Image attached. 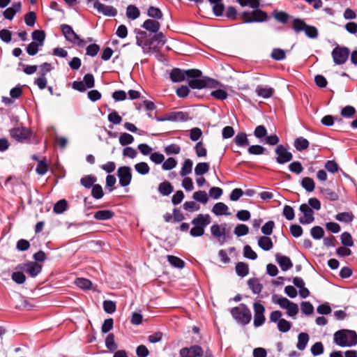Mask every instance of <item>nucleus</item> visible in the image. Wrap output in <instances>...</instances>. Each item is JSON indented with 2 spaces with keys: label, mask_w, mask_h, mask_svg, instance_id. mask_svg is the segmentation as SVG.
Listing matches in <instances>:
<instances>
[{
  "label": "nucleus",
  "mask_w": 357,
  "mask_h": 357,
  "mask_svg": "<svg viewBox=\"0 0 357 357\" xmlns=\"http://www.w3.org/2000/svg\"><path fill=\"white\" fill-rule=\"evenodd\" d=\"M210 3L213 5V10L216 16H221L224 11V5L222 0H208Z\"/></svg>",
  "instance_id": "33"
},
{
  "label": "nucleus",
  "mask_w": 357,
  "mask_h": 357,
  "mask_svg": "<svg viewBox=\"0 0 357 357\" xmlns=\"http://www.w3.org/2000/svg\"><path fill=\"white\" fill-rule=\"evenodd\" d=\"M15 269L24 271L31 277L35 278L42 271V266L35 261H29L18 264L15 267Z\"/></svg>",
  "instance_id": "9"
},
{
  "label": "nucleus",
  "mask_w": 357,
  "mask_h": 357,
  "mask_svg": "<svg viewBox=\"0 0 357 357\" xmlns=\"http://www.w3.org/2000/svg\"><path fill=\"white\" fill-rule=\"evenodd\" d=\"M254 309V321L253 324L256 328L261 326L265 321L266 318L264 316L265 307L264 306L259 303L255 302L253 304Z\"/></svg>",
  "instance_id": "12"
},
{
  "label": "nucleus",
  "mask_w": 357,
  "mask_h": 357,
  "mask_svg": "<svg viewBox=\"0 0 357 357\" xmlns=\"http://www.w3.org/2000/svg\"><path fill=\"white\" fill-rule=\"evenodd\" d=\"M119 141L121 146H125L131 144L134 142V137L129 133L123 132L121 133Z\"/></svg>",
  "instance_id": "41"
},
{
  "label": "nucleus",
  "mask_w": 357,
  "mask_h": 357,
  "mask_svg": "<svg viewBox=\"0 0 357 357\" xmlns=\"http://www.w3.org/2000/svg\"><path fill=\"white\" fill-rule=\"evenodd\" d=\"M192 165H193V162H192V160H190L189 158L185 159L182 165V167H181V169L180 172V175L181 176H186L188 174H190L192 172Z\"/></svg>",
  "instance_id": "36"
},
{
  "label": "nucleus",
  "mask_w": 357,
  "mask_h": 357,
  "mask_svg": "<svg viewBox=\"0 0 357 357\" xmlns=\"http://www.w3.org/2000/svg\"><path fill=\"white\" fill-rule=\"evenodd\" d=\"M271 58L275 61H282L285 59V52L280 48H274L272 50Z\"/></svg>",
  "instance_id": "54"
},
{
  "label": "nucleus",
  "mask_w": 357,
  "mask_h": 357,
  "mask_svg": "<svg viewBox=\"0 0 357 357\" xmlns=\"http://www.w3.org/2000/svg\"><path fill=\"white\" fill-rule=\"evenodd\" d=\"M67 205L65 199H61L54 204L53 211L56 214H61L66 210Z\"/></svg>",
  "instance_id": "46"
},
{
  "label": "nucleus",
  "mask_w": 357,
  "mask_h": 357,
  "mask_svg": "<svg viewBox=\"0 0 357 357\" xmlns=\"http://www.w3.org/2000/svg\"><path fill=\"white\" fill-rule=\"evenodd\" d=\"M356 109L351 105H347L341 109L340 114L344 118H351L356 114Z\"/></svg>",
  "instance_id": "64"
},
{
  "label": "nucleus",
  "mask_w": 357,
  "mask_h": 357,
  "mask_svg": "<svg viewBox=\"0 0 357 357\" xmlns=\"http://www.w3.org/2000/svg\"><path fill=\"white\" fill-rule=\"evenodd\" d=\"M31 37L34 41L38 42L40 46H42L45 39V33L43 30H35L32 32Z\"/></svg>",
  "instance_id": "39"
},
{
  "label": "nucleus",
  "mask_w": 357,
  "mask_h": 357,
  "mask_svg": "<svg viewBox=\"0 0 357 357\" xmlns=\"http://www.w3.org/2000/svg\"><path fill=\"white\" fill-rule=\"evenodd\" d=\"M248 285L254 294H259L263 289L262 284H261L259 280L256 278L249 279L248 281Z\"/></svg>",
  "instance_id": "23"
},
{
  "label": "nucleus",
  "mask_w": 357,
  "mask_h": 357,
  "mask_svg": "<svg viewBox=\"0 0 357 357\" xmlns=\"http://www.w3.org/2000/svg\"><path fill=\"white\" fill-rule=\"evenodd\" d=\"M169 77L173 82H182L187 77L189 86L193 89L216 88L219 85L217 80L203 76L202 71L198 69L173 68L170 72Z\"/></svg>",
  "instance_id": "2"
},
{
  "label": "nucleus",
  "mask_w": 357,
  "mask_h": 357,
  "mask_svg": "<svg viewBox=\"0 0 357 357\" xmlns=\"http://www.w3.org/2000/svg\"><path fill=\"white\" fill-rule=\"evenodd\" d=\"M243 257L251 260H255L257 258V255L250 245H246L243 248Z\"/></svg>",
  "instance_id": "59"
},
{
  "label": "nucleus",
  "mask_w": 357,
  "mask_h": 357,
  "mask_svg": "<svg viewBox=\"0 0 357 357\" xmlns=\"http://www.w3.org/2000/svg\"><path fill=\"white\" fill-rule=\"evenodd\" d=\"M158 190L162 196H168L174 191V187L169 181H163L159 184Z\"/></svg>",
  "instance_id": "26"
},
{
  "label": "nucleus",
  "mask_w": 357,
  "mask_h": 357,
  "mask_svg": "<svg viewBox=\"0 0 357 357\" xmlns=\"http://www.w3.org/2000/svg\"><path fill=\"white\" fill-rule=\"evenodd\" d=\"M335 218L339 222L350 223L354 220V215L351 212H342L336 214Z\"/></svg>",
  "instance_id": "31"
},
{
  "label": "nucleus",
  "mask_w": 357,
  "mask_h": 357,
  "mask_svg": "<svg viewBox=\"0 0 357 357\" xmlns=\"http://www.w3.org/2000/svg\"><path fill=\"white\" fill-rule=\"evenodd\" d=\"M226 224H224L223 225H219L218 224H213L211 227V232L213 237H215L217 238H222L223 240H225L227 238H228V235L226 234Z\"/></svg>",
  "instance_id": "18"
},
{
  "label": "nucleus",
  "mask_w": 357,
  "mask_h": 357,
  "mask_svg": "<svg viewBox=\"0 0 357 357\" xmlns=\"http://www.w3.org/2000/svg\"><path fill=\"white\" fill-rule=\"evenodd\" d=\"M76 285L82 289H89L91 287V282L86 278H79L75 281Z\"/></svg>",
  "instance_id": "57"
},
{
  "label": "nucleus",
  "mask_w": 357,
  "mask_h": 357,
  "mask_svg": "<svg viewBox=\"0 0 357 357\" xmlns=\"http://www.w3.org/2000/svg\"><path fill=\"white\" fill-rule=\"evenodd\" d=\"M234 142L239 147H245L249 145L248 135L245 132H238L234 138Z\"/></svg>",
  "instance_id": "25"
},
{
  "label": "nucleus",
  "mask_w": 357,
  "mask_h": 357,
  "mask_svg": "<svg viewBox=\"0 0 357 357\" xmlns=\"http://www.w3.org/2000/svg\"><path fill=\"white\" fill-rule=\"evenodd\" d=\"M181 357H202L204 351L199 345L183 347L179 351Z\"/></svg>",
  "instance_id": "16"
},
{
  "label": "nucleus",
  "mask_w": 357,
  "mask_h": 357,
  "mask_svg": "<svg viewBox=\"0 0 357 357\" xmlns=\"http://www.w3.org/2000/svg\"><path fill=\"white\" fill-rule=\"evenodd\" d=\"M255 92L259 97H261L263 98H269L273 96L274 89L271 87H262L258 86L255 90Z\"/></svg>",
  "instance_id": "29"
},
{
  "label": "nucleus",
  "mask_w": 357,
  "mask_h": 357,
  "mask_svg": "<svg viewBox=\"0 0 357 357\" xmlns=\"http://www.w3.org/2000/svg\"><path fill=\"white\" fill-rule=\"evenodd\" d=\"M192 198L197 202L202 204H206L208 201V197L206 191L199 190L196 191L192 195Z\"/></svg>",
  "instance_id": "34"
},
{
  "label": "nucleus",
  "mask_w": 357,
  "mask_h": 357,
  "mask_svg": "<svg viewBox=\"0 0 357 357\" xmlns=\"http://www.w3.org/2000/svg\"><path fill=\"white\" fill-rule=\"evenodd\" d=\"M310 336L307 333H300L298 335L296 347L300 351H303L309 342Z\"/></svg>",
  "instance_id": "28"
},
{
  "label": "nucleus",
  "mask_w": 357,
  "mask_h": 357,
  "mask_svg": "<svg viewBox=\"0 0 357 357\" xmlns=\"http://www.w3.org/2000/svg\"><path fill=\"white\" fill-rule=\"evenodd\" d=\"M272 302L279 305V306L282 309H286L291 303V301L287 298L279 296L277 294L273 295Z\"/></svg>",
  "instance_id": "32"
},
{
  "label": "nucleus",
  "mask_w": 357,
  "mask_h": 357,
  "mask_svg": "<svg viewBox=\"0 0 357 357\" xmlns=\"http://www.w3.org/2000/svg\"><path fill=\"white\" fill-rule=\"evenodd\" d=\"M301 309L303 313L306 315H310L314 312V307L309 301H303L301 303Z\"/></svg>",
  "instance_id": "63"
},
{
  "label": "nucleus",
  "mask_w": 357,
  "mask_h": 357,
  "mask_svg": "<svg viewBox=\"0 0 357 357\" xmlns=\"http://www.w3.org/2000/svg\"><path fill=\"white\" fill-rule=\"evenodd\" d=\"M100 46L96 43L88 45L86 48V54L87 56L94 57L100 51Z\"/></svg>",
  "instance_id": "58"
},
{
  "label": "nucleus",
  "mask_w": 357,
  "mask_h": 357,
  "mask_svg": "<svg viewBox=\"0 0 357 357\" xmlns=\"http://www.w3.org/2000/svg\"><path fill=\"white\" fill-rule=\"evenodd\" d=\"M211 218L208 214H199L194 218L191 223L194 225L190 230L192 237H200L204 234L205 228L211 223Z\"/></svg>",
  "instance_id": "5"
},
{
  "label": "nucleus",
  "mask_w": 357,
  "mask_h": 357,
  "mask_svg": "<svg viewBox=\"0 0 357 357\" xmlns=\"http://www.w3.org/2000/svg\"><path fill=\"white\" fill-rule=\"evenodd\" d=\"M18 271L13 272L11 275L12 280L17 284H22L26 281V276L24 271L17 270Z\"/></svg>",
  "instance_id": "47"
},
{
  "label": "nucleus",
  "mask_w": 357,
  "mask_h": 357,
  "mask_svg": "<svg viewBox=\"0 0 357 357\" xmlns=\"http://www.w3.org/2000/svg\"><path fill=\"white\" fill-rule=\"evenodd\" d=\"M230 313L236 321L243 326L248 324L252 318L250 310L244 303H241L230 310Z\"/></svg>",
  "instance_id": "6"
},
{
  "label": "nucleus",
  "mask_w": 357,
  "mask_h": 357,
  "mask_svg": "<svg viewBox=\"0 0 357 357\" xmlns=\"http://www.w3.org/2000/svg\"><path fill=\"white\" fill-rule=\"evenodd\" d=\"M275 259L282 271H287L293 266L290 258L287 256L277 253L275 255Z\"/></svg>",
  "instance_id": "19"
},
{
  "label": "nucleus",
  "mask_w": 357,
  "mask_h": 357,
  "mask_svg": "<svg viewBox=\"0 0 357 357\" xmlns=\"http://www.w3.org/2000/svg\"><path fill=\"white\" fill-rule=\"evenodd\" d=\"M273 15L275 20L280 22H287L289 19L290 21H291V17H289L287 13L282 11L275 10L273 11Z\"/></svg>",
  "instance_id": "49"
},
{
  "label": "nucleus",
  "mask_w": 357,
  "mask_h": 357,
  "mask_svg": "<svg viewBox=\"0 0 357 357\" xmlns=\"http://www.w3.org/2000/svg\"><path fill=\"white\" fill-rule=\"evenodd\" d=\"M254 135L262 142H264L263 139L266 137L267 130L264 126H258L255 129Z\"/></svg>",
  "instance_id": "51"
},
{
  "label": "nucleus",
  "mask_w": 357,
  "mask_h": 357,
  "mask_svg": "<svg viewBox=\"0 0 357 357\" xmlns=\"http://www.w3.org/2000/svg\"><path fill=\"white\" fill-rule=\"evenodd\" d=\"M210 169L209 164L207 162H199L195 167V174L196 176H202L206 174Z\"/></svg>",
  "instance_id": "35"
},
{
  "label": "nucleus",
  "mask_w": 357,
  "mask_h": 357,
  "mask_svg": "<svg viewBox=\"0 0 357 357\" xmlns=\"http://www.w3.org/2000/svg\"><path fill=\"white\" fill-rule=\"evenodd\" d=\"M91 190V195L96 199H100L104 196L102 186L100 184H95Z\"/></svg>",
  "instance_id": "55"
},
{
  "label": "nucleus",
  "mask_w": 357,
  "mask_h": 357,
  "mask_svg": "<svg viewBox=\"0 0 357 357\" xmlns=\"http://www.w3.org/2000/svg\"><path fill=\"white\" fill-rule=\"evenodd\" d=\"M277 326L280 332L285 333H287L291 329V324L289 321L282 318L277 323Z\"/></svg>",
  "instance_id": "45"
},
{
  "label": "nucleus",
  "mask_w": 357,
  "mask_h": 357,
  "mask_svg": "<svg viewBox=\"0 0 357 357\" xmlns=\"http://www.w3.org/2000/svg\"><path fill=\"white\" fill-rule=\"evenodd\" d=\"M285 310H287V315L293 319H296V316L299 312L298 305L293 302Z\"/></svg>",
  "instance_id": "53"
},
{
  "label": "nucleus",
  "mask_w": 357,
  "mask_h": 357,
  "mask_svg": "<svg viewBox=\"0 0 357 357\" xmlns=\"http://www.w3.org/2000/svg\"><path fill=\"white\" fill-rule=\"evenodd\" d=\"M301 185L308 192H312L315 188L313 179L310 177H304L301 180Z\"/></svg>",
  "instance_id": "38"
},
{
  "label": "nucleus",
  "mask_w": 357,
  "mask_h": 357,
  "mask_svg": "<svg viewBox=\"0 0 357 357\" xmlns=\"http://www.w3.org/2000/svg\"><path fill=\"white\" fill-rule=\"evenodd\" d=\"M266 149L261 145H251L248 149V152L252 155H261L264 153Z\"/></svg>",
  "instance_id": "60"
},
{
  "label": "nucleus",
  "mask_w": 357,
  "mask_h": 357,
  "mask_svg": "<svg viewBox=\"0 0 357 357\" xmlns=\"http://www.w3.org/2000/svg\"><path fill=\"white\" fill-rule=\"evenodd\" d=\"M117 176L119 180V185L121 187H126L130 185L132 181V169L128 166H121L117 170Z\"/></svg>",
  "instance_id": "13"
},
{
  "label": "nucleus",
  "mask_w": 357,
  "mask_h": 357,
  "mask_svg": "<svg viewBox=\"0 0 357 357\" xmlns=\"http://www.w3.org/2000/svg\"><path fill=\"white\" fill-rule=\"evenodd\" d=\"M324 345L321 342H315L311 347V354L314 356H317L324 353Z\"/></svg>",
  "instance_id": "62"
},
{
  "label": "nucleus",
  "mask_w": 357,
  "mask_h": 357,
  "mask_svg": "<svg viewBox=\"0 0 357 357\" xmlns=\"http://www.w3.org/2000/svg\"><path fill=\"white\" fill-rule=\"evenodd\" d=\"M102 307L104 311L107 314H112L116 311V305L114 301L106 300L103 301Z\"/></svg>",
  "instance_id": "50"
},
{
  "label": "nucleus",
  "mask_w": 357,
  "mask_h": 357,
  "mask_svg": "<svg viewBox=\"0 0 357 357\" xmlns=\"http://www.w3.org/2000/svg\"><path fill=\"white\" fill-rule=\"evenodd\" d=\"M275 153L277 155L275 161L280 165H284L290 162L293 158V155L288 149L282 144H279L275 149Z\"/></svg>",
  "instance_id": "11"
},
{
  "label": "nucleus",
  "mask_w": 357,
  "mask_h": 357,
  "mask_svg": "<svg viewBox=\"0 0 357 357\" xmlns=\"http://www.w3.org/2000/svg\"><path fill=\"white\" fill-rule=\"evenodd\" d=\"M126 15L130 20H135L139 16V9L133 5H130L127 7Z\"/></svg>",
  "instance_id": "42"
},
{
  "label": "nucleus",
  "mask_w": 357,
  "mask_h": 357,
  "mask_svg": "<svg viewBox=\"0 0 357 357\" xmlns=\"http://www.w3.org/2000/svg\"><path fill=\"white\" fill-rule=\"evenodd\" d=\"M170 119L172 122H186L191 120L189 114L185 112H172Z\"/></svg>",
  "instance_id": "21"
},
{
  "label": "nucleus",
  "mask_w": 357,
  "mask_h": 357,
  "mask_svg": "<svg viewBox=\"0 0 357 357\" xmlns=\"http://www.w3.org/2000/svg\"><path fill=\"white\" fill-rule=\"evenodd\" d=\"M350 55V50L345 46H340L336 44V46L331 52V56L335 65L341 66L344 64Z\"/></svg>",
  "instance_id": "7"
},
{
  "label": "nucleus",
  "mask_w": 357,
  "mask_h": 357,
  "mask_svg": "<svg viewBox=\"0 0 357 357\" xmlns=\"http://www.w3.org/2000/svg\"><path fill=\"white\" fill-rule=\"evenodd\" d=\"M105 346L111 351H115L118 345L114 341V335L113 333H109L105 339Z\"/></svg>",
  "instance_id": "44"
},
{
  "label": "nucleus",
  "mask_w": 357,
  "mask_h": 357,
  "mask_svg": "<svg viewBox=\"0 0 357 357\" xmlns=\"http://www.w3.org/2000/svg\"><path fill=\"white\" fill-rule=\"evenodd\" d=\"M93 7L99 12L107 16L114 17L117 14L116 10L111 6H107L100 3L98 1H96L93 3Z\"/></svg>",
  "instance_id": "17"
},
{
  "label": "nucleus",
  "mask_w": 357,
  "mask_h": 357,
  "mask_svg": "<svg viewBox=\"0 0 357 357\" xmlns=\"http://www.w3.org/2000/svg\"><path fill=\"white\" fill-rule=\"evenodd\" d=\"M10 137L14 139L16 142L20 143H29L31 138L33 135V132L30 129L24 127H15L10 130Z\"/></svg>",
  "instance_id": "8"
},
{
  "label": "nucleus",
  "mask_w": 357,
  "mask_h": 357,
  "mask_svg": "<svg viewBox=\"0 0 357 357\" xmlns=\"http://www.w3.org/2000/svg\"><path fill=\"white\" fill-rule=\"evenodd\" d=\"M275 226V222L273 220H269L266 222L262 227H261V232L266 236H268L271 235L273 233V229Z\"/></svg>",
  "instance_id": "61"
},
{
  "label": "nucleus",
  "mask_w": 357,
  "mask_h": 357,
  "mask_svg": "<svg viewBox=\"0 0 357 357\" xmlns=\"http://www.w3.org/2000/svg\"><path fill=\"white\" fill-rule=\"evenodd\" d=\"M142 29H135L136 44L144 54L158 53L167 42L165 34L160 31V24H142Z\"/></svg>",
  "instance_id": "1"
},
{
  "label": "nucleus",
  "mask_w": 357,
  "mask_h": 357,
  "mask_svg": "<svg viewBox=\"0 0 357 357\" xmlns=\"http://www.w3.org/2000/svg\"><path fill=\"white\" fill-rule=\"evenodd\" d=\"M261 0H236L242 6H249L254 10L251 12H244L243 16L244 22H263L268 20L267 14L258 9Z\"/></svg>",
  "instance_id": "3"
},
{
  "label": "nucleus",
  "mask_w": 357,
  "mask_h": 357,
  "mask_svg": "<svg viewBox=\"0 0 357 357\" xmlns=\"http://www.w3.org/2000/svg\"><path fill=\"white\" fill-rule=\"evenodd\" d=\"M341 243L344 246L351 247L354 245V241L350 233L347 231L343 232L340 236Z\"/></svg>",
  "instance_id": "52"
},
{
  "label": "nucleus",
  "mask_w": 357,
  "mask_h": 357,
  "mask_svg": "<svg viewBox=\"0 0 357 357\" xmlns=\"http://www.w3.org/2000/svg\"><path fill=\"white\" fill-rule=\"evenodd\" d=\"M61 29L65 38L68 41L77 44L79 46H82L84 44L85 41L79 38V36L73 31L70 26L63 24L61 26Z\"/></svg>",
  "instance_id": "10"
},
{
  "label": "nucleus",
  "mask_w": 357,
  "mask_h": 357,
  "mask_svg": "<svg viewBox=\"0 0 357 357\" xmlns=\"http://www.w3.org/2000/svg\"><path fill=\"white\" fill-rule=\"evenodd\" d=\"M135 171L141 175H146L149 173L150 167L145 162H140L135 165Z\"/></svg>",
  "instance_id": "43"
},
{
  "label": "nucleus",
  "mask_w": 357,
  "mask_h": 357,
  "mask_svg": "<svg viewBox=\"0 0 357 357\" xmlns=\"http://www.w3.org/2000/svg\"><path fill=\"white\" fill-rule=\"evenodd\" d=\"M257 243L259 247L264 251H268L273 247L271 238L266 236L259 237Z\"/></svg>",
  "instance_id": "27"
},
{
  "label": "nucleus",
  "mask_w": 357,
  "mask_h": 357,
  "mask_svg": "<svg viewBox=\"0 0 357 357\" xmlns=\"http://www.w3.org/2000/svg\"><path fill=\"white\" fill-rule=\"evenodd\" d=\"M293 29L296 33L304 31L305 35L310 38H316L318 36L317 29L307 24H293Z\"/></svg>",
  "instance_id": "15"
},
{
  "label": "nucleus",
  "mask_w": 357,
  "mask_h": 357,
  "mask_svg": "<svg viewBox=\"0 0 357 357\" xmlns=\"http://www.w3.org/2000/svg\"><path fill=\"white\" fill-rule=\"evenodd\" d=\"M300 211L303 214L299 218V222L302 225H309L314 221V211L307 204H302L299 207Z\"/></svg>",
  "instance_id": "14"
},
{
  "label": "nucleus",
  "mask_w": 357,
  "mask_h": 357,
  "mask_svg": "<svg viewBox=\"0 0 357 357\" xmlns=\"http://www.w3.org/2000/svg\"><path fill=\"white\" fill-rule=\"evenodd\" d=\"M334 342L341 347H351L357 344V333L349 329H342L334 333Z\"/></svg>",
  "instance_id": "4"
},
{
  "label": "nucleus",
  "mask_w": 357,
  "mask_h": 357,
  "mask_svg": "<svg viewBox=\"0 0 357 357\" xmlns=\"http://www.w3.org/2000/svg\"><path fill=\"white\" fill-rule=\"evenodd\" d=\"M167 260L169 263L175 268H183L185 266L184 261L178 257L174 255H168Z\"/></svg>",
  "instance_id": "40"
},
{
  "label": "nucleus",
  "mask_w": 357,
  "mask_h": 357,
  "mask_svg": "<svg viewBox=\"0 0 357 357\" xmlns=\"http://www.w3.org/2000/svg\"><path fill=\"white\" fill-rule=\"evenodd\" d=\"M310 234L315 240H319L324 236V230L320 226H314L310 229Z\"/></svg>",
  "instance_id": "48"
},
{
  "label": "nucleus",
  "mask_w": 357,
  "mask_h": 357,
  "mask_svg": "<svg viewBox=\"0 0 357 357\" xmlns=\"http://www.w3.org/2000/svg\"><path fill=\"white\" fill-rule=\"evenodd\" d=\"M309 142L307 139L303 137H298L295 139L294 146L296 151H303L309 147Z\"/></svg>",
  "instance_id": "24"
},
{
  "label": "nucleus",
  "mask_w": 357,
  "mask_h": 357,
  "mask_svg": "<svg viewBox=\"0 0 357 357\" xmlns=\"http://www.w3.org/2000/svg\"><path fill=\"white\" fill-rule=\"evenodd\" d=\"M234 234L237 236H243L249 233V227L244 224L238 225L234 231Z\"/></svg>",
  "instance_id": "56"
},
{
  "label": "nucleus",
  "mask_w": 357,
  "mask_h": 357,
  "mask_svg": "<svg viewBox=\"0 0 357 357\" xmlns=\"http://www.w3.org/2000/svg\"><path fill=\"white\" fill-rule=\"evenodd\" d=\"M114 216V213L108 209L100 210L94 213L93 218L96 220H108Z\"/></svg>",
  "instance_id": "22"
},
{
  "label": "nucleus",
  "mask_w": 357,
  "mask_h": 357,
  "mask_svg": "<svg viewBox=\"0 0 357 357\" xmlns=\"http://www.w3.org/2000/svg\"><path fill=\"white\" fill-rule=\"evenodd\" d=\"M236 272L241 278L246 276L249 273L248 265L244 262H238L236 264Z\"/></svg>",
  "instance_id": "37"
},
{
  "label": "nucleus",
  "mask_w": 357,
  "mask_h": 357,
  "mask_svg": "<svg viewBox=\"0 0 357 357\" xmlns=\"http://www.w3.org/2000/svg\"><path fill=\"white\" fill-rule=\"evenodd\" d=\"M97 181V178L91 174L83 176L80 179V184L85 188L89 189L92 188Z\"/></svg>",
  "instance_id": "30"
},
{
  "label": "nucleus",
  "mask_w": 357,
  "mask_h": 357,
  "mask_svg": "<svg viewBox=\"0 0 357 357\" xmlns=\"http://www.w3.org/2000/svg\"><path fill=\"white\" fill-rule=\"evenodd\" d=\"M228 206L223 202H218L214 204L212 208V213L215 215H230L231 213L228 212Z\"/></svg>",
  "instance_id": "20"
}]
</instances>
